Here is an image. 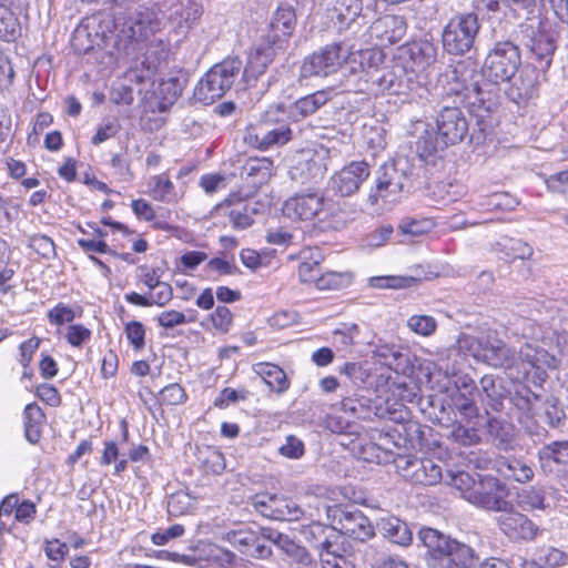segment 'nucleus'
<instances>
[{
    "instance_id": "nucleus-1",
    "label": "nucleus",
    "mask_w": 568,
    "mask_h": 568,
    "mask_svg": "<svg viewBox=\"0 0 568 568\" xmlns=\"http://www.w3.org/2000/svg\"><path fill=\"white\" fill-rule=\"evenodd\" d=\"M458 348L477 362L494 368H503L516 382L526 381L541 388L548 378V369L558 367V359L545 348L524 344L517 352L496 336L462 334Z\"/></svg>"
},
{
    "instance_id": "nucleus-2",
    "label": "nucleus",
    "mask_w": 568,
    "mask_h": 568,
    "mask_svg": "<svg viewBox=\"0 0 568 568\" xmlns=\"http://www.w3.org/2000/svg\"><path fill=\"white\" fill-rule=\"evenodd\" d=\"M160 22L148 9L135 10L123 19L115 48L130 63L126 77L131 82L153 81L166 62L168 43L155 36Z\"/></svg>"
},
{
    "instance_id": "nucleus-3",
    "label": "nucleus",
    "mask_w": 568,
    "mask_h": 568,
    "mask_svg": "<svg viewBox=\"0 0 568 568\" xmlns=\"http://www.w3.org/2000/svg\"><path fill=\"white\" fill-rule=\"evenodd\" d=\"M283 213L292 220L314 221L322 231H337L352 221L344 207L333 204L318 191L291 196L284 202Z\"/></svg>"
},
{
    "instance_id": "nucleus-4",
    "label": "nucleus",
    "mask_w": 568,
    "mask_h": 568,
    "mask_svg": "<svg viewBox=\"0 0 568 568\" xmlns=\"http://www.w3.org/2000/svg\"><path fill=\"white\" fill-rule=\"evenodd\" d=\"M361 71L358 72L357 90L375 94H404L408 89L405 70L399 65L379 67L385 55L379 49L358 51Z\"/></svg>"
},
{
    "instance_id": "nucleus-5",
    "label": "nucleus",
    "mask_w": 568,
    "mask_h": 568,
    "mask_svg": "<svg viewBox=\"0 0 568 568\" xmlns=\"http://www.w3.org/2000/svg\"><path fill=\"white\" fill-rule=\"evenodd\" d=\"M418 537L427 548L429 568H470L474 565L475 551L468 545L433 528L420 529Z\"/></svg>"
},
{
    "instance_id": "nucleus-6",
    "label": "nucleus",
    "mask_w": 568,
    "mask_h": 568,
    "mask_svg": "<svg viewBox=\"0 0 568 568\" xmlns=\"http://www.w3.org/2000/svg\"><path fill=\"white\" fill-rule=\"evenodd\" d=\"M437 135L426 132L417 142L420 156H430L448 145L462 142L468 133V121L462 109L443 106L436 116Z\"/></svg>"
},
{
    "instance_id": "nucleus-7",
    "label": "nucleus",
    "mask_w": 568,
    "mask_h": 568,
    "mask_svg": "<svg viewBox=\"0 0 568 568\" xmlns=\"http://www.w3.org/2000/svg\"><path fill=\"white\" fill-rule=\"evenodd\" d=\"M243 62L229 57L214 64L197 82L194 99L205 105L224 97L242 77Z\"/></svg>"
},
{
    "instance_id": "nucleus-8",
    "label": "nucleus",
    "mask_w": 568,
    "mask_h": 568,
    "mask_svg": "<svg viewBox=\"0 0 568 568\" xmlns=\"http://www.w3.org/2000/svg\"><path fill=\"white\" fill-rule=\"evenodd\" d=\"M478 17L474 12L453 16L442 32L443 49L450 55H464L474 47L479 32Z\"/></svg>"
},
{
    "instance_id": "nucleus-9",
    "label": "nucleus",
    "mask_w": 568,
    "mask_h": 568,
    "mask_svg": "<svg viewBox=\"0 0 568 568\" xmlns=\"http://www.w3.org/2000/svg\"><path fill=\"white\" fill-rule=\"evenodd\" d=\"M287 111L284 104L271 105L261 118V125L247 141L251 145L266 151L273 146H281L292 140V130L284 122Z\"/></svg>"
},
{
    "instance_id": "nucleus-10",
    "label": "nucleus",
    "mask_w": 568,
    "mask_h": 568,
    "mask_svg": "<svg viewBox=\"0 0 568 568\" xmlns=\"http://www.w3.org/2000/svg\"><path fill=\"white\" fill-rule=\"evenodd\" d=\"M520 64L519 48L509 40L498 41L485 59L483 74L490 82H506L515 75Z\"/></svg>"
},
{
    "instance_id": "nucleus-11",
    "label": "nucleus",
    "mask_w": 568,
    "mask_h": 568,
    "mask_svg": "<svg viewBox=\"0 0 568 568\" xmlns=\"http://www.w3.org/2000/svg\"><path fill=\"white\" fill-rule=\"evenodd\" d=\"M400 160L388 162L376 171L375 185L368 194V202L372 205L383 203H395L402 197L407 185L408 176Z\"/></svg>"
},
{
    "instance_id": "nucleus-12",
    "label": "nucleus",
    "mask_w": 568,
    "mask_h": 568,
    "mask_svg": "<svg viewBox=\"0 0 568 568\" xmlns=\"http://www.w3.org/2000/svg\"><path fill=\"white\" fill-rule=\"evenodd\" d=\"M327 517L336 525L335 531L354 540L366 541L375 532L369 519L354 506H334L327 508Z\"/></svg>"
},
{
    "instance_id": "nucleus-13",
    "label": "nucleus",
    "mask_w": 568,
    "mask_h": 568,
    "mask_svg": "<svg viewBox=\"0 0 568 568\" xmlns=\"http://www.w3.org/2000/svg\"><path fill=\"white\" fill-rule=\"evenodd\" d=\"M348 48L342 43H331L304 59L301 78L327 77L335 73L349 57Z\"/></svg>"
},
{
    "instance_id": "nucleus-14",
    "label": "nucleus",
    "mask_w": 568,
    "mask_h": 568,
    "mask_svg": "<svg viewBox=\"0 0 568 568\" xmlns=\"http://www.w3.org/2000/svg\"><path fill=\"white\" fill-rule=\"evenodd\" d=\"M496 524L499 530L514 542L534 541L544 531L527 515L517 510L511 501L509 507L496 517Z\"/></svg>"
},
{
    "instance_id": "nucleus-15",
    "label": "nucleus",
    "mask_w": 568,
    "mask_h": 568,
    "mask_svg": "<svg viewBox=\"0 0 568 568\" xmlns=\"http://www.w3.org/2000/svg\"><path fill=\"white\" fill-rule=\"evenodd\" d=\"M506 486L496 477L486 476L478 479L477 485L466 495V500L474 506L500 513L509 507Z\"/></svg>"
},
{
    "instance_id": "nucleus-16",
    "label": "nucleus",
    "mask_w": 568,
    "mask_h": 568,
    "mask_svg": "<svg viewBox=\"0 0 568 568\" xmlns=\"http://www.w3.org/2000/svg\"><path fill=\"white\" fill-rule=\"evenodd\" d=\"M521 28L528 38L527 47L531 53L539 61H544L546 67H549L556 50V41L548 20L538 16L521 24Z\"/></svg>"
},
{
    "instance_id": "nucleus-17",
    "label": "nucleus",
    "mask_w": 568,
    "mask_h": 568,
    "mask_svg": "<svg viewBox=\"0 0 568 568\" xmlns=\"http://www.w3.org/2000/svg\"><path fill=\"white\" fill-rule=\"evenodd\" d=\"M407 29L408 23L404 16L385 14L377 18L367 32L375 47H388L400 42Z\"/></svg>"
},
{
    "instance_id": "nucleus-18",
    "label": "nucleus",
    "mask_w": 568,
    "mask_h": 568,
    "mask_svg": "<svg viewBox=\"0 0 568 568\" xmlns=\"http://www.w3.org/2000/svg\"><path fill=\"white\" fill-rule=\"evenodd\" d=\"M371 175V166L366 161H353L343 166L331 178V187L341 196H351Z\"/></svg>"
},
{
    "instance_id": "nucleus-19",
    "label": "nucleus",
    "mask_w": 568,
    "mask_h": 568,
    "mask_svg": "<svg viewBox=\"0 0 568 568\" xmlns=\"http://www.w3.org/2000/svg\"><path fill=\"white\" fill-rule=\"evenodd\" d=\"M215 210L217 214L227 217L235 230L250 227L254 223V215L257 213L256 203L234 195L225 199Z\"/></svg>"
},
{
    "instance_id": "nucleus-20",
    "label": "nucleus",
    "mask_w": 568,
    "mask_h": 568,
    "mask_svg": "<svg viewBox=\"0 0 568 568\" xmlns=\"http://www.w3.org/2000/svg\"><path fill=\"white\" fill-rule=\"evenodd\" d=\"M226 540L240 552L253 558L266 559L272 555L271 547L263 542V538H260L258 531H254L247 527L227 531Z\"/></svg>"
},
{
    "instance_id": "nucleus-21",
    "label": "nucleus",
    "mask_w": 568,
    "mask_h": 568,
    "mask_svg": "<svg viewBox=\"0 0 568 568\" xmlns=\"http://www.w3.org/2000/svg\"><path fill=\"white\" fill-rule=\"evenodd\" d=\"M282 49L283 48L274 45V43H272L267 38L262 39L251 50L246 67H243L242 78L245 79L246 82H250L251 79H257L265 72L267 65L273 61L276 52Z\"/></svg>"
},
{
    "instance_id": "nucleus-22",
    "label": "nucleus",
    "mask_w": 568,
    "mask_h": 568,
    "mask_svg": "<svg viewBox=\"0 0 568 568\" xmlns=\"http://www.w3.org/2000/svg\"><path fill=\"white\" fill-rule=\"evenodd\" d=\"M540 469L546 475L560 476L568 467V440H555L538 450Z\"/></svg>"
},
{
    "instance_id": "nucleus-23",
    "label": "nucleus",
    "mask_w": 568,
    "mask_h": 568,
    "mask_svg": "<svg viewBox=\"0 0 568 568\" xmlns=\"http://www.w3.org/2000/svg\"><path fill=\"white\" fill-rule=\"evenodd\" d=\"M403 476L414 484L432 486L440 481L442 467L430 458L406 459Z\"/></svg>"
},
{
    "instance_id": "nucleus-24",
    "label": "nucleus",
    "mask_w": 568,
    "mask_h": 568,
    "mask_svg": "<svg viewBox=\"0 0 568 568\" xmlns=\"http://www.w3.org/2000/svg\"><path fill=\"white\" fill-rule=\"evenodd\" d=\"M480 388L477 396L479 397L485 412H501L504 408V400L507 398L509 392L503 384V378L495 375H485L479 381Z\"/></svg>"
},
{
    "instance_id": "nucleus-25",
    "label": "nucleus",
    "mask_w": 568,
    "mask_h": 568,
    "mask_svg": "<svg viewBox=\"0 0 568 568\" xmlns=\"http://www.w3.org/2000/svg\"><path fill=\"white\" fill-rule=\"evenodd\" d=\"M510 82L506 93L515 103H525L535 97L537 91V72L530 67L518 69Z\"/></svg>"
},
{
    "instance_id": "nucleus-26",
    "label": "nucleus",
    "mask_w": 568,
    "mask_h": 568,
    "mask_svg": "<svg viewBox=\"0 0 568 568\" xmlns=\"http://www.w3.org/2000/svg\"><path fill=\"white\" fill-rule=\"evenodd\" d=\"M295 24L296 16L294 9L288 6H280L271 20L266 38L271 40L274 45L284 48V44L295 29Z\"/></svg>"
},
{
    "instance_id": "nucleus-27",
    "label": "nucleus",
    "mask_w": 568,
    "mask_h": 568,
    "mask_svg": "<svg viewBox=\"0 0 568 568\" xmlns=\"http://www.w3.org/2000/svg\"><path fill=\"white\" fill-rule=\"evenodd\" d=\"M168 10V19L180 33H185L203 13L202 6L192 0L173 3Z\"/></svg>"
},
{
    "instance_id": "nucleus-28",
    "label": "nucleus",
    "mask_w": 568,
    "mask_h": 568,
    "mask_svg": "<svg viewBox=\"0 0 568 568\" xmlns=\"http://www.w3.org/2000/svg\"><path fill=\"white\" fill-rule=\"evenodd\" d=\"M489 440L499 450L509 452L515 448V428L505 419L489 417L486 422Z\"/></svg>"
},
{
    "instance_id": "nucleus-29",
    "label": "nucleus",
    "mask_w": 568,
    "mask_h": 568,
    "mask_svg": "<svg viewBox=\"0 0 568 568\" xmlns=\"http://www.w3.org/2000/svg\"><path fill=\"white\" fill-rule=\"evenodd\" d=\"M331 100V91L320 90L296 100L288 110V115L294 121H300L314 114Z\"/></svg>"
},
{
    "instance_id": "nucleus-30",
    "label": "nucleus",
    "mask_w": 568,
    "mask_h": 568,
    "mask_svg": "<svg viewBox=\"0 0 568 568\" xmlns=\"http://www.w3.org/2000/svg\"><path fill=\"white\" fill-rule=\"evenodd\" d=\"M146 185L148 194L154 201L164 204H175L182 197L166 173L150 176Z\"/></svg>"
},
{
    "instance_id": "nucleus-31",
    "label": "nucleus",
    "mask_w": 568,
    "mask_h": 568,
    "mask_svg": "<svg viewBox=\"0 0 568 568\" xmlns=\"http://www.w3.org/2000/svg\"><path fill=\"white\" fill-rule=\"evenodd\" d=\"M377 528L385 538L396 545L407 546L412 542L413 534L408 525L397 517L388 516L381 518L377 523Z\"/></svg>"
},
{
    "instance_id": "nucleus-32",
    "label": "nucleus",
    "mask_w": 568,
    "mask_h": 568,
    "mask_svg": "<svg viewBox=\"0 0 568 568\" xmlns=\"http://www.w3.org/2000/svg\"><path fill=\"white\" fill-rule=\"evenodd\" d=\"M437 51L435 43L427 39L414 41L408 45L409 58L420 70H425L436 62Z\"/></svg>"
},
{
    "instance_id": "nucleus-33",
    "label": "nucleus",
    "mask_w": 568,
    "mask_h": 568,
    "mask_svg": "<svg viewBox=\"0 0 568 568\" xmlns=\"http://www.w3.org/2000/svg\"><path fill=\"white\" fill-rule=\"evenodd\" d=\"M498 471L506 478L525 484L534 478V469L529 463L520 458H504L499 462Z\"/></svg>"
},
{
    "instance_id": "nucleus-34",
    "label": "nucleus",
    "mask_w": 568,
    "mask_h": 568,
    "mask_svg": "<svg viewBox=\"0 0 568 568\" xmlns=\"http://www.w3.org/2000/svg\"><path fill=\"white\" fill-rule=\"evenodd\" d=\"M298 278L304 284H314L320 275L318 266L322 261L320 251L310 247L300 252Z\"/></svg>"
},
{
    "instance_id": "nucleus-35",
    "label": "nucleus",
    "mask_w": 568,
    "mask_h": 568,
    "mask_svg": "<svg viewBox=\"0 0 568 568\" xmlns=\"http://www.w3.org/2000/svg\"><path fill=\"white\" fill-rule=\"evenodd\" d=\"M323 568H355L354 564L338 552L339 546L329 537L317 546Z\"/></svg>"
},
{
    "instance_id": "nucleus-36",
    "label": "nucleus",
    "mask_w": 568,
    "mask_h": 568,
    "mask_svg": "<svg viewBox=\"0 0 568 568\" xmlns=\"http://www.w3.org/2000/svg\"><path fill=\"white\" fill-rule=\"evenodd\" d=\"M256 373L274 392L283 393L290 386L285 372L275 364L260 363L256 365Z\"/></svg>"
},
{
    "instance_id": "nucleus-37",
    "label": "nucleus",
    "mask_w": 568,
    "mask_h": 568,
    "mask_svg": "<svg viewBox=\"0 0 568 568\" xmlns=\"http://www.w3.org/2000/svg\"><path fill=\"white\" fill-rule=\"evenodd\" d=\"M24 435L29 443L37 444L41 437V425L44 420L42 409L36 404H28L23 412Z\"/></svg>"
},
{
    "instance_id": "nucleus-38",
    "label": "nucleus",
    "mask_w": 568,
    "mask_h": 568,
    "mask_svg": "<svg viewBox=\"0 0 568 568\" xmlns=\"http://www.w3.org/2000/svg\"><path fill=\"white\" fill-rule=\"evenodd\" d=\"M325 166L312 159L305 162L298 163L291 170L293 180L300 181L302 184L318 183L325 174Z\"/></svg>"
},
{
    "instance_id": "nucleus-39",
    "label": "nucleus",
    "mask_w": 568,
    "mask_h": 568,
    "mask_svg": "<svg viewBox=\"0 0 568 568\" xmlns=\"http://www.w3.org/2000/svg\"><path fill=\"white\" fill-rule=\"evenodd\" d=\"M540 399V394L531 390L527 385L519 384L510 395L513 405L525 416L534 414L536 404Z\"/></svg>"
},
{
    "instance_id": "nucleus-40",
    "label": "nucleus",
    "mask_w": 568,
    "mask_h": 568,
    "mask_svg": "<svg viewBox=\"0 0 568 568\" xmlns=\"http://www.w3.org/2000/svg\"><path fill=\"white\" fill-rule=\"evenodd\" d=\"M185 84L186 75L183 72L162 79L158 89L162 105L172 104L181 95Z\"/></svg>"
},
{
    "instance_id": "nucleus-41",
    "label": "nucleus",
    "mask_w": 568,
    "mask_h": 568,
    "mask_svg": "<svg viewBox=\"0 0 568 568\" xmlns=\"http://www.w3.org/2000/svg\"><path fill=\"white\" fill-rule=\"evenodd\" d=\"M517 505L524 511L544 510L547 507L545 490L530 486L517 494Z\"/></svg>"
},
{
    "instance_id": "nucleus-42",
    "label": "nucleus",
    "mask_w": 568,
    "mask_h": 568,
    "mask_svg": "<svg viewBox=\"0 0 568 568\" xmlns=\"http://www.w3.org/2000/svg\"><path fill=\"white\" fill-rule=\"evenodd\" d=\"M363 0H336L334 12L339 28H348L361 16Z\"/></svg>"
},
{
    "instance_id": "nucleus-43",
    "label": "nucleus",
    "mask_w": 568,
    "mask_h": 568,
    "mask_svg": "<svg viewBox=\"0 0 568 568\" xmlns=\"http://www.w3.org/2000/svg\"><path fill=\"white\" fill-rule=\"evenodd\" d=\"M247 178L253 179V184H264L272 175L273 161L268 158L248 159L243 168Z\"/></svg>"
},
{
    "instance_id": "nucleus-44",
    "label": "nucleus",
    "mask_w": 568,
    "mask_h": 568,
    "mask_svg": "<svg viewBox=\"0 0 568 568\" xmlns=\"http://www.w3.org/2000/svg\"><path fill=\"white\" fill-rule=\"evenodd\" d=\"M353 282V275L349 272L327 271L316 278L314 285L320 291L341 290L349 286Z\"/></svg>"
},
{
    "instance_id": "nucleus-45",
    "label": "nucleus",
    "mask_w": 568,
    "mask_h": 568,
    "mask_svg": "<svg viewBox=\"0 0 568 568\" xmlns=\"http://www.w3.org/2000/svg\"><path fill=\"white\" fill-rule=\"evenodd\" d=\"M450 439L462 446H474L481 442L480 432L474 425L455 423L452 426Z\"/></svg>"
},
{
    "instance_id": "nucleus-46",
    "label": "nucleus",
    "mask_w": 568,
    "mask_h": 568,
    "mask_svg": "<svg viewBox=\"0 0 568 568\" xmlns=\"http://www.w3.org/2000/svg\"><path fill=\"white\" fill-rule=\"evenodd\" d=\"M21 33V27L14 13L3 4H0V39L14 41Z\"/></svg>"
},
{
    "instance_id": "nucleus-47",
    "label": "nucleus",
    "mask_w": 568,
    "mask_h": 568,
    "mask_svg": "<svg viewBox=\"0 0 568 568\" xmlns=\"http://www.w3.org/2000/svg\"><path fill=\"white\" fill-rule=\"evenodd\" d=\"M274 508V520L296 521L304 516V510L292 498L276 496V503Z\"/></svg>"
},
{
    "instance_id": "nucleus-48",
    "label": "nucleus",
    "mask_w": 568,
    "mask_h": 568,
    "mask_svg": "<svg viewBox=\"0 0 568 568\" xmlns=\"http://www.w3.org/2000/svg\"><path fill=\"white\" fill-rule=\"evenodd\" d=\"M369 286L374 288H407L417 283V278L414 276H402V275H382L373 276L368 280Z\"/></svg>"
},
{
    "instance_id": "nucleus-49",
    "label": "nucleus",
    "mask_w": 568,
    "mask_h": 568,
    "mask_svg": "<svg viewBox=\"0 0 568 568\" xmlns=\"http://www.w3.org/2000/svg\"><path fill=\"white\" fill-rule=\"evenodd\" d=\"M303 535L307 541L316 542L314 545L316 549L317 546L325 539V537H329L331 540H334L335 542H337L339 537L334 527H327L321 523H313L305 527L303 529Z\"/></svg>"
},
{
    "instance_id": "nucleus-50",
    "label": "nucleus",
    "mask_w": 568,
    "mask_h": 568,
    "mask_svg": "<svg viewBox=\"0 0 568 568\" xmlns=\"http://www.w3.org/2000/svg\"><path fill=\"white\" fill-rule=\"evenodd\" d=\"M393 231H394V229L392 225H383V226L369 232L368 234H366L361 240V246L363 248H368V250L382 247L390 239Z\"/></svg>"
},
{
    "instance_id": "nucleus-51",
    "label": "nucleus",
    "mask_w": 568,
    "mask_h": 568,
    "mask_svg": "<svg viewBox=\"0 0 568 568\" xmlns=\"http://www.w3.org/2000/svg\"><path fill=\"white\" fill-rule=\"evenodd\" d=\"M369 400L365 397H343L341 409L355 418H366L369 414Z\"/></svg>"
},
{
    "instance_id": "nucleus-52",
    "label": "nucleus",
    "mask_w": 568,
    "mask_h": 568,
    "mask_svg": "<svg viewBox=\"0 0 568 568\" xmlns=\"http://www.w3.org/2000/svg\"><path fill=\"white\" fill-rule=\"evenodd\" d=\"M407 326L418 335L429 336L436 331L437 323L429 315H413L408 318Z\"/></svg>"
},
{
    "instance_id": "nucleus-53",
    "label": "nucleus",
    "mask_w": 568,
    "mask_h": 568,
    "mask_svg": "<svg viewBox=\"0 0 568 568\" xmlns=\"http://www.w3.org/2000/svg\"><path fill=\"white\" fill-rule=\"evenodd\" d=\"M276 495L257 494L251 499L252 508L263 517L274 520Z\"/></svg>"
},
{
    "instance_id": "nucleus-54",
    "label": "nucleus",
    "mask_w": 568,
    "mask_h": 568,
    "mask_svg": "<svg viewBox=\"0 0 568 568\" xmlns=\"http://www.w3.org/2000/svg\"><path fill=\"white\" fill-rule=\"evenodd\" d=\"M506 8L517 17H525L527 22L538 16H535L537 0H506Z\"/></svg>"
},
{
    "instance_id": "nucleus-55",
    "label": "nucleus",
    "mask_w": 568,
    "mask_h": 568,
    "mask_svg": "<svg viewBox=\"0 0 568 568\" xmlns=\"http://www.w3.org/2000/svg\"><path fill=\"white\" fill-rule=\"evenodd\" d=\"M187 398L184 388L176 383L170 384L161 389L159 400L166 405H180Z\"/></svg>"
},
{
    "instance_id": "nucleus-56",
    "label": "nucleus",
    "mask_w": 568,
    "mask_h": 568,
    "mask_svg": "<svg viewBox=\"0 0 568 568\" xmlns=\"http://www.w3.org/2000/svg\"><path fill=\"white\" fill-rule=\"evenodd\" d=\"M47 316L50 324L58 326L71 323L77 317L74 310L64 303H58Z\"/></svg>"
},
{
    "instance_id": "nucleus-57",
    "label": "nucleus",
    "mask_w": 568,
    "mask_h": 568,
    "mask_svg": "<svg viewBox=\"0 0 568 568\" xmlns=\"http://www.w3.org/2000/svg\"><path fill=\"white\" fill-rule=\"evenodd\" d=\"M64 337L71 346L80 348L91 339V331L82 324H71Z\"/></svg>"
},
{
    "instance_id": "nucleus-58",
    "label": "nucleus",
    "mask_w": 568,
    "mask_h": 568,
    "mask_svg": "<svg viewBox=\"0 0 568 568\" xmlns=\"http://www.w3.org/2000/svg\"><path fill=\"white\" fill-rule=\"evenodd\" d=\"M278 453L290 459H300L305 453V446L298 437L288 435L285 443L278 448Z\"/></svg>"
},
{
    "instance_id": "nucleus-59",
    "label": "nucleus",
    "mask_w": 568,
    "mask_h": 568,
    "mask_svg": "<svg viewBox=\"0 0 568 568\" xmlns=\"http://www.w3.org/2000/svg\"><path fill=\"white\" fill-rule=\"evenodd\" d=\"M434 223L428 219L423 220H404L399 224L403 234L418 236L432 230Z\"/></svg>"
},
{
    "instance_id": "nucleus-60",
    "label": "nucleus",
    "mask_w": 568,
    "mask_h": 568,
    "mask_svg": "<svg viewBox=\"0 0 568 568\" xmlns=\"http://www.w3.org/2000/svg\"><path fill=\"white\" fill-rule=\"evenodd\" d=\"M213 327L220 333H227L231 328L233 315L226 306H217L210 315Z\"/></svg>"
},
{
    "instance_id": "nucleus-61",
    "label": "nucleus",
    "mask_w": 568,
    "mask_h": 568,
    "mask_svg": "<svg viewBox=\"0 0 568 568\" xmlns=\"http://www.w3.org/2000/svg\"><path fill=\"white\" fill-rule=\"evenodd\" d=\"M125 335L134 349H142L145 344V329L141 322L132 321L125 325Z\"/></svg>"
},
{
    "instance_id": "nucleus-62",
    "label": "nucleus",
    "mask_w": 568,
    "mask_h": 568,
    "mask_svg": "<svg viewBox=\"0 0 568 568\" xmlns=\"http://www.w3.org/2000/svg\"><path fill=\"white\" fill-rule=\"evenodd\" d=\"M334 342L342 347H348L355 343L358 335V326L356 324H343L334 331Z\"/></svg>"
},
{
    "instance_id": "nucleus-63",
    "label": "nucleus",
    "mask_w": 568,
    "mask_h": 568,
    "mask_svg": "<svg viewBox=\"0 0 568 568\" xmlns=\"http://www.w3.org/2000/svg\"><path fill=\"white\" fill-rule=\"evenodd\" d=\"M344 373L355 386L362 387L367 383L369 373L359 363H346L342 368Z\"/></svg>"
},
{
    "instance_id": "nucleus-64",
    "label": "nucleus",
    "mask_w": 568,
    "mask_h": 568,
    "mask_svg": "<svg viewBox=\"0 0 568 568\" xmlns=\"http://www.w3.org/2000/svg\"><path fill=\"white\" fill-rule=\"evenodd\" d=\"M292 564L296 565V568H317L316 560L311 556L305 547L297 545L292 552L288 555Z\"/></svg>"
}]
</instances>
